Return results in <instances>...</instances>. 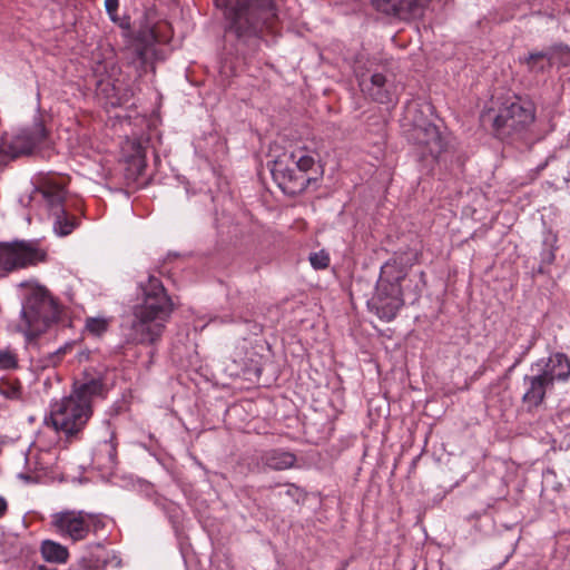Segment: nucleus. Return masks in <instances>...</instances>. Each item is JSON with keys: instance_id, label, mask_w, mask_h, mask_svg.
Segmentation results:
<instances>
[{"instance_id": "obj_1", "label": "nucleus", "mask_w": 570, "mask_h": 570, "mask_svg": "<svg viewBox=\"0 0 570 570\" xmlns=\"http://www.w3.org/2000/svg\"><path fill=\"white\" fill-rule=\"evenodd\" d=\"M421 253L417 249L395 254L382 267L376 284V291L368 305L375 314L386 322L395 318L404 305L409 268L419 262Z\"/></svg>"}, {"instance_id": "obj_2", "label": "nucleus", "mask_w": 570, "mask_h": 570, "mask_svg": "<svg viewBox=\"0 0 570 570\" xmlns=\"http://www.w3.org/2000/svg\"><path fill=\"white\" fill-rule=\"evenodd\" d=\"M225 8L226 31L238 40L261 38L264 31L274 32L278 23L275 0H216Z\"/></svg>"}, {"instance_id": "obj_3", "label": "nucleus", "mask_w": 570, "mask_h": 570, "mask_svg": "<svg viewBox=\"0 0 570 570\" xmlns=\"http://www.w3.org/2000/svg\"><path fill=\"white\" fill-rule=\"evenodd\" d=\"M59 315V305L46 287H28L21 303L18 331L28 340L36 338L56 323Z\"/></svg>"}, {"instance_id": "obj_4", "label": "nucleus", "mask_w": 570, "mask_h": 570, "mask_svg": "<svg viewBox=\"0 0 570 570\" xmlns=\"http://www.w3.org/2000/svg\"><path fill=\"white\" fill-rule=\"evenodd\" d=\"M91 416L92 405L65 396L50 404V412L45 416V423L63 434L68 441H72L81 438Z\"/></svg>"}, {"instance_id": "obj_5", "label": "nucleus", "mask_w": 570, "mask_h": 570, "mask_svg": "<svg viewBox=\"0 0 570 570\" xmlns=\"http://www.w3.org/2000/svg\"><path fill=\"white\" fill-rule=\"evenodd\" d=\"M173 311L171 298L161 281L150 275L145 285V341L154 345L161 338Z\"/></svg>"}, {"instance_id": "obj_6", "label": "nucleus", "mask_w": 570, "mask_h": 570, "mask_svg": "<svg viewBox=\"0 0 570 570\" xmlns=\"http://www.w3.org/2000/svg\"><path fill=\"white\" fill-rule=\"evenodd\" d=\"M535 111L534 102L528 98L517 96L513 100H505L493 119L495 136L504 140L527 131L535 120Z\"/></svg>"}, {"instance_id": "obj_7", "label": "nucleus", "mask_w": 570, "mask_h": 570, "mask_svg": "<svg viewBox=\"0 0 570 570\" xmlns=\"http://www.w3.org/2000/svg\"><path fill=\"white\" fill-rule=\"evenodd\" d=\"M417 112L419 109L416 104H410L406 107V118H410L411 121V129L409 130L407 138L414 146H416L421 159H425L430 156L432 161H436L445 148L444 139L439 128L422 117L417 118L415 116Z\"/></svg>"}, {"instance_id": "obj_8", "label": "nucleus", "mask_w": 570, "mask_h": 570, "mask_svg": "<svg viewBox=\"0 0 570 570\" xmlns=\"http://www.w3.org/2000/svg\"><path fill=\"white\" fill-rule=\"evenodd\" d=\"M47 137L41 121L17 132L3 134L0 139V163L30 155Z\"/></svg>"}, {"instance_id": "obj_9", "label": "nucleus", "mask_w": 570, "mask_h": 570, "mask_svg": "<svg viewBox=\"0 0 570 570\" xmlns=\"http://www.w3.org/2000/svg\"><path fill=\"white\" fill-rule=\"evenodd\" d=\"M46 252L35 242L0 243V271L12 272L46 259Z\"/></svg>"}, {"instance_id": "obj_10", "label": "nucleus", "mask_w": 570, "mask_h": 570, "mask_svg": "<svg viewBox=\"0 0 570 570\" xmlns=\"http://www.w3.org/2000/svg\"><path fill=\"white\" fill-rule=\"evenodd\" d=\"M272 176L284 194L295 196L303 193L317 177L299 173L285 157L279 156L273 165Z\"/></svg>"}, {"instance_id": "obj_11", "label": "nucleus", "mask_w": 570, "mask_h": 570, "mask_svg": "<svg viewBox=\"0 0 570 570\" xmlns=\"http://www.w3.org/2000/svg\"><path fill=\"white\" fill-rule=\"evenodd\" d=\"M51 524L61 537L72 541L83 540L87 537L86 512L65 510L51 515Z\"/></svg>"}, {"instance_id": "obj_12", "label": "nucleus", "mask_w": 570, "mask_h": 570, "mask_svg": "<svg viewBox=\"0 0 570 570\" xmlns=\"http://www.w3.org/2000/svg\"><path fill=\"white\" fill-rule=\"evenodd\" d=\"M121 335L128 344L142 342V301L136 298L125 305L120 316Z\"/></svg>"}, {"instance_id": "obj_13", "label": "nucleus", "mask_w": 570, "mask_h": 570, "mask_svg": "<svg viewBox=\"0 0 570 570\" xmlns=\"http://www.w3.org/2000/svg\"><path fill=\"white\" fill-rule=\"evenodd\" d=\"M428 2L429 0H371L377 11L402 20L422 17Z\"/></svg>"}, {"instance_id": "obj_14", "label": "nucleus", "mask_w": 570, "mask_h": 570, "mask_svg": "<svg viewBox=\"0 0 570 570\" xmlns=\"http://www.w3.org/2000/svg\"><path fill=\"white\" fill-rule=\"evenodd\" d=\"M358 86L363 94L379 104L393 101V83L381 72H374L368 77L366 75L360 76Z\"/></svg>"}, {"instance_id": "obj_15", "label": "nucleus", "mask_w": 570, "mask_h": 570, "mask_svg": "<svg viewBox=\"0 0 570 570\" xmlns=\"http://www.w3.org/2000/svg\"><path fill=\"white\" fill-rule=\"evenodd\" d=\"M523 386L522 403L527 406L528 412H532L543 404L547 392L553 387L540 373L525 375Z\"/></svg>"}, {"instance_id": "obj_16", "label": "nucleus", "mask_w": 570, "mask_h": 570, "mask_svg": "<svg viewBox=\"0 0 570 570\" xmlns=\"http://www.w3.org/2000/svg\"><path fill=\"white\" fill-rule=\"evenodd\" d=\"M297 461L293 452L283 449H271L261 453L257 460L259 471H283L291 469Z\"/></svg>"}, {"instance_id": "obj_17", "label": "nucleus", "mask_w": 570, "mask_h": 570, "mask_svg": "<svg viewBox=\"0 0 570 570\" xmlns=\"http://www.w3.org/2000/svg\"><path fill=\"white\" fill-rule=\"evenodd\" d=\"M539 373L552 386L556 381L564 382L570 376V360L564 353H554L548 357Z\"/></svg>"}, {"instance_id": "obj_18", "label": "nucleus", "mask_w": 570, "mask_h": 570, "mask_svg": "<svg viewBox=\"0 0 570 570\" xmlns=\"http://www.w3.org/2000/svg\"><path fill=\"white\" fill-rule=\"evenodd\" d=\"M104 384L99 377L85 376L82 380H78L73 383V390L69 397L75 401H85L88 405H91L94 396H98L102 393Z\"/></svg>"}, {"instance_id": "obj_19", "label": "nucleus", "mask_w": 570, "mask_h": 570, "mask_svg": "<svg viewBox=\"0 0 570 570\" xmlns=\"http://www.w3.org/2000/svg\"><path fill=\"white\" fill-rule=\"evenodd\" d=\"M108 564V552L97 543L92 550L86 551L72 566V570H101Z\"/></svg>"}, {"instance_id": "obj_20", "label": "nucleus", "mask_w": 570, "mask_h": 570, "mask_svg": "<svg viewBox=\"0 0 570 570\" xmlns=\"http://www.w3.org/2000/svg\"><path fill=\"white\" fill-rule=\"evenodd\" d=\"M50 215L59 213L65 208L66 190L59 185L48 184L38 189Z\"/></svg>"}, {"instance_id": "obj_21", "label": "nucleus", "mask_w": 570, "mask_h": 570, "mask_svg": "<svg viewBox=\"0 0 570 570\" xmlns=\"http://www.w3.org/2000/svg\"><path fill=\"white\" fill-rule=\"evenodd\" d=\"M117 451L111 441H104L94 452L92 461L101 470L112 471L116 466Z\"/></svg>"}, {"instance_id": "obj_22", "label": "nucleus", "mask_w": 570, "mask_h": 570, "mask_svg": "<svg viewBox=\"0 0 570 570\" xmlns=\"http://www.w3.org/2000/svg\"><path fill=\"white\" fill-rule=\"evenodd\" d=\"M552 56L549 51L530 52L527 57L520 58V62L527 66L530 73H543L552 67Z\"/></svg>"}, {"instance_id": "obj_23", "label": "nucleus", "mask_w": 570, "mask_h": 570, "mask_svg": "<svg viewBox=\"0 0 570 570\" xmlns=\"http://www.w3.org/2000/svg\"><path fill=\"white\" fill-rule=\"evenodd\" d=\"M288 161L302 174L306 175L315 165V157L304 147L283 154Z\"/></svg>"}, {"instance_id": "obj_24", "label": "nucleus", "mask_w": 570, "mask_h": 570, "mask_svg": "<svg viewBox=\"0 0 570 570\" xmlns=\"http://www.w3.org/2000/svg\"><path fill=\"white\" fill-rule=\"evenodd\" d=\"M53 217V232L58 236H68L79 225V219L69 214L66 209H60L59 213L52 215Z\"/></svg>"}, {"instance_id": "obj_25", "label": "nucleus", "mask_w": 570, "mask_h": 570, "mask_svg": "<svg viewBox=\"0 0 570 570\" xmlns=\"http://www.w3.org/2000/svg\"><path fill=\"white\" fill-rule=\"evenodd\" d=\"M41 554L48 562L65 563L68 559V549L52 540H45L41 543Z\"/></svg>"}, {"instance_id": "obj_26", "label": "nucleus", "mask_w": 570, "mask_h": 570, "mask_svg": "<svg viewBox=\"0 0 570 570\" xmlns=\"http://www.w3.org/2000/svg\"><path fill=\"white\" fill-rule=\"evenodd\" d=\"M168 24L165 22L149 26L145 22V57L148 52V47L155 42H166L168 40Z\"/></svg>"}, {"instance_id": "obj_27", "label": "nucleus", "mask_w": 570, "mask_h": 570, "mask_svg": "<svg viewBox=\"0 0 570 570\" xmlns=\"http://www.w3.org/2000/svg\"><path fill=\"white\" fill-rule=\"evenodd\" d=\"M142 174V157L137 156L134 157L129 163V166L126 169V179L128 180L127 188L125 190L126 195L129 196V189H139L141 187V183L139 181V177Z\"/></svg>"}, {"instance_id": "obj_28", "label": "nucleus", "mask_w": 570, "mask_h": 570, "mask_svg": "<svg viewBox=\"0 0 570 570\" xmlns=\"http://www.w3.org/2000/svg\"><path fill=\"white\" fill-rule=\"evenodd\" d=\"M111 323V317H105V316H97V317H87L85 320V328L83 331L94 336V337H101L104 336Z\"/></svg>"}, {"instance_id": "obj_29", "label": "nucleus", "mask_w": 570, "mask_h": 570, "mask_svg": "<svg viewBox=\"0 0 570 570\" xmlns=\"http://www.w3.org/2000/svg\"><path fill=\"white\" fill-rule=\"evenodd\" d=\"M19 367V356L14 348L7 346L0 348V370L14 371Z\"/></svg>"}, {"instance_id": "obj_30", "label": "nucleus", "mask_w": 570, "mask_h": 570, "mask_svg": "<svg viewBox=\"0 0 570 570\" xmlns=\"http://www.w3.org/2000/svg\"><path fill=\"white\" fill-rule=\"evenodd\" d=\"M0 394L6 399L17 400L21 396V385L9 380L0 381Z\"/></svg>"}, {"instance_id": "obj_31", "label": "nucleus", "mask_w": 570, "mask_h": 570, "mask_svg": "<svg viewBox=\"0 0 570 570\" xmlns=\"http://www.w3.org/2000/svg\"><path fill=\"white\" fill-rule=\"evenodd\" d=\"M308 261L314 269H325L330 265V255L326 250L321 249L311 253Z\"/></svg>"}, {"instance_id": "obj_32", "label": "nucleus", "mask_w": 570, "mask_h": 570, "mask_svg": "<svg viewBox=\"0 0 570 570\" xmlns=\"http://www.w3.org/2000/svg\"><path fill=\"white\" fill-rule=\"evenodd\" d=\"M87 534L92 531L95 533L101 531L106 527V521L97 514L86 512Z\"/></svg>"}, {"instance_id": "obj_33", "label": "nucleus", "mask_w": 570, "mask_h": 570, "mask_svg": "<svg viewBox=\"0 0 570 570\" xmlns=\"http://www.w3.org/2000/svg\"><path fill=\"white\" fill-rule=\"evenodd\" d=\"M285 485L287 487L286 491L284 493L279 492L278 495L284 494L294 503H299L304 499V491L299 487L293 483H286Z\"/></svg>"}, {"instance_id": "obj_34", "label": "nucleus", "mask_w": 570, "mask_h": 570, "mask_svg": "<svg viewBox=\"0 0 570 570\" xmlns=\"http://www.w3.org/2000/svg\"><path fill=\"white\" fill-rule=\"evenodd\" d=\"M136 43L134 46L135 59L137 67H142V29L136 31Z\"/></svg>"}, {"instance_id": "obj_35", "label": "nucleus", "mask_w": 570, "mask_h": 570, "mask_svg": "<svg viewBox=\"0 0 570 570\" xmlns=\"http://www.w3.org/2000/svg\"><path fill=\"white\" fill-rule=\"evenodd\" d=\"M119 7V0H105V9L110 20L114 22H118L119 18L117 16Z\"/></svg>"}, {"instance_id": "obj_36", "label": "nucleus", "mask_w": 570, "mask_h": 570, "mask_svg": "<svg viewBox=\"0 0 570 570\" xmlns=\"http://www.w3.org/2000/svg\"><path fill=\"white\" fill-rule=\"evenodd\" d=\"M524 354H525V352H523L522 355L517 357L515 361L512 363V365L509 366V368L507 370V375H509L522 362V357Z\"/></svg>"}, {"instance_id": "obj_37", "label": "nucleus", "mask_w": 570, "mask_h": 570, "mask_svg": "<svg viewBox=\"0 0 570 570\" xmlns=\"http://www.w3.org/2000/svg\"><path fill=\"white\" fill-rule=\"evenodd\" d=\"M8 510V503L3 497H0V518L6 514Z\"/></svg>"}, {"instance_id": "obj_38", "label": "nucleus", "mask_w": 570, "mask_h": 570, "mask_svg": "<svg viewBox=\"0 0 570 570\" xmlns=\"http://www.w3.org/2000/svg\"><path fill=\"white\" fill-rule=\"evenodd\" d=\"M420 292L421 289L417 287V285H415L414 289L409 293L410 298L415 301L420 296Z\"/></svg>"}, {"instance_id": "obj_39", "label": "nucleus", "mask_w": 570, "mask_h": 570, "mask_svg": "<svg viewBox=\"0 0 570 570\" xmlns=\"http://www.w3.org/2000/svg\"><path fill=\"white\" fill-rule=\"evenodd\" d=\"M120 28H122L124 30L127 31V35L129 33L130 31V23H129V20H122L120 23H119Z\"/></svg>"}, {"instance_id": "obj_40", "label": "nucleus", "mask_w": 570, "mask_h": 570, "mask_svg": "<svg viewBox=\"0 0 570 570\" xmlns=\"http://www.w3.org/2000/svg\"><path fill=\"white\" fill-rule=\"evenodd\" d=\"M31 570H56L55 568H50L45 564L35 566Z\"/></svg>"}, {"instance_id": "obj_41", "label": "nucleus", "mask_w": 570, "mask_h": 570, "mask_svg": "<svg viewBox=\"0 0 570 570\" xmlns=\"http://www.w3.org/2000/svg\"><path fill=\"white\" fill-rule=\"evenodd\" d=\"M61 353V350H58L56 353H55V357L59 358V354Z\"/></svg>"}, {"instance_id": "obj_42", "label": "nucleus", "mask_w": 570, "mask_h": 570, "mask_svg": "<svg viewBox=\"0 0 570 570\" xmlns=\"http://www.w3.org/2000/svg\"><path fill=\"white\" fill-rule=\"evenodd\" d=\"M148 354L150 355V357H153V356H154V354H155V348H153L151 351H149V352H148Z\"/></svg>"}, {"instance_id": "obj_43", "label": "nucleus", "mask_w": 570, "mask_h": 570, "mask_svg": "<svg viewBox=\"0 0 570 570\" xmlns=\"http://www.w3.org/2000/svg\"><path fill=\"white\" fill-rule=\"evenodd\" d=\"M509 558H510V556H507L505 560L503 561V563H505L509 560Z\"/></svg>"}, {"instance_id": "obj_44", "label": "nucleus", "mask_w": 570, "mask_h": 570, "mask_svg": "<svg viewBox=\"0 0 570 570\" xmlns=\"http://www.w3.org/2000/svg\"><path fill=\"white\" fill-rule=\"evenodd\" d=\"M424 275H425L424 272H421V274H420L421 278H423Z\"/></svg>"}]
</instances>
